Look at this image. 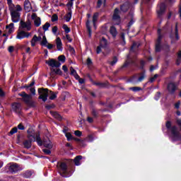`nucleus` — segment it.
Masks as SVG:
<instances>
[{"label": "nucleus", "mask_w": 181, "mask_h": 181, "mask_svg": "<svg viewBox=\"0 0 181 181\" xmlns=\"http://www.w3.org/2000/svg\"><path fill=\"white\" fill-rule=\"evenodd\" d=\"M5 97H6V93L4 91L2 88H0V100L5 98Z\"/></svg>", "instance_id": "obj_43"}, {"label": "nucleus", "mask_w": 181, "mask_h": 181, "mask_svg": "<svg viewBox=\"0 0 181 181\" xmlns=\"http://www.w3.org/2000/svg\"><path fill=\"white\" fill-rule=\"evenodd\" d=\"M166 32H168V29L166 28V27L163 28V29L158 28L157 30L158 38L156 42L162 43V38L163 37V35H162V33L165 34L166 33Z\"/></svg>", "instance_id": "obj_12"}, {"label": "nucleus", "mask_w": 181, "mask_h": 181, "mask_svg": "<svg viewBox=\"0 0 181 181\" xmlns=\"http://www.w3.org/2000/svg\"><path fill=\"white\" fill-rule=\"evenodd\" d=\"M16 132H18V127H13V128L11 129V130L10 131V134H11V135H13V134H16Z\"/></svg>", "instance_id": "obj_56"}, {"label": "nucleus", "mask_w": 181, "mask_h": 181, "mask_svg": "<svg viewBox=\"0 0 181 181\" xmlns=\"http://www.w3.org/2000/svg\"><path fill=\"white\" fill-rule=\"evenodd\" d=\"M20 97H22V100L29 107L35 108L36 107V102L32 100V95L30 94H27L25 91L18 93Z\"/></svg>", "instance_id": "obj_3"}, {"label": "nucleus", "mask_w": 181, "mask_h": 181, "mask_svg": "<svg viewBox=\"0 0 181 181\" xmlns=\"http://www.w3.org/2000/svg\"><path fill=\"white\" fill-rule=\"evenodd\" d=\"M57 166L59 172H62V175H66L67 173V170H68L67 163H66L64 162L59 161L57 163Z\"/></svg>", "instance_id": "obj_9"}, {"label": "nucleus", "mask_w": 181, "mask_h": 181, "mask_svg": "<svg viewBox=\"0 0 181 181\" xmlns=\"http://www.w3.org/2000/svg\"><path fill=\"white\" fill-rule=\"evenodd\" d=\"M120 39H122V41L120 42L121 45L125 46L127 45V41H125V33H120Z\"/></svg>", "instance_id": "obj_34"}, {"label": "nucleus", "mask_w": 181, "mask_h": 181, "mask_svg": "<svg viewBox=\"0 0 181 181\" xmlns=\"http://www.w3.org/2000/svg\"><path fill=\"white\" fill-rule=\"evenodd\" d=\"M129 64H135V61L132 59L126 60L123 65L119 68V70H124V69H127Z\"/></svg>", "instance_id": "obj_20"}, {"label": "nucleus", "mask_w": 181, "mask_h": 181, "mask_svg": "<svg viewBox=\"0 0 181 181\" xmlns=\"http://www.w3.org/2000/svg\"><path fill=\"white\" fill-rule=\"evenodd\" d=\"M10 15L11 17V21L13 23H18L21 20V13L15 11V8L13 7H9Z\"/></svg>", "instance_id": "obj_6"}, {"label": "nucleus", "mask_w": 181, "mask_h": 181, "mask_svg": "<svg viewBox=\"0 0 181 181\" xmlns=\"http://www.w3.org/2000/svg\"><path fill=\"white\" fill-rule=\"evenodd\" d=\"M39 94V100H42L43 103H46L47 101V97H49V90L48 88H39L37 89Z\"/></svg>", "instance_id": "obj_5"}, {"label": "nucleus", "mask_w": 181, "mask_h": 181, "mask_svg": "<svg viewBox=\"0 0 181 181\" xmlns=\"http://www.w3.org/2000/svg\"><path fill=\"white\" fill-rule=\"evenodd\" d=\"M83 159V156H76L75 158L74 159V163H75L76 166H80L81 163H80V160Z\"/></svg>", "instance_id": "obj_29"}, {"label": "nucleus", "mask_w": 181, "mask_h": 181, "mask_svg": "<svg viewBox=\"0 0 181 181\" xmlns=\"http://www.w3.org/2000/svg\"><path fill=\"white\" fill-rule=\"evenodd\" d=\"M45 63L46 64H48L49 67L52 68L56 67L57 69H58V67H60L62 66V63L55 60L54 59H49V60H47Z\"/></svg>", "instance_id": "obj_10"}, {"label": "nucleus", "mask_w": 181, "mask_h": 181, "mask_svg": "<svg viewBox=\"0 0 181 181\" xmlns=\"http://www.w3.org/2000/svg\"><path fill=\"white\" fill-rule=\"evenodd\" d=\"M33 40H34L35 42H40V40H42V37H41V36H38V37H37V35H35L33 37Z\"/></svg>", "instance_id": "obj_50"}, {"label": "nucleus", "mask_w": 181, "mask_h": 181, "mask_svg": "<svg viewBox=\"0 0 181 181\" xmlns=\"http://www.w3.org/2000/svg\"><path fill=\"white\" fill-rule=\"evenodd\" d=\"M58 62L60 63H65L66 62V56L64 55H59L58 57Z\"/></svg>", "instance_id": "obj_42"}, {"label": "nucleus", "mask_w": 181, "mask_h": 181, "mask_svg": "<svg viewBox=\"0 0 181 181\" xmlns=\"http://www.w3.org/2000/svg\"><path fill=\"white\" fill-rule=\"evenodd\" d=\"M45 108H46V110H52V109H53V108H54V105H47L46 106H45Z\"/></svg>", "instance_id": "obj_63"}, {"label": "nucleus", "mask_w": 181, "mask_h": 181, "mask_svg": "<svg viewBox=\"0 0 181 181\" xmlns=\"http://www.w3.org/2000/svg\"><path fill=\"white\" fill-rule=\"evenodd\" d=\"M145 69V61L141 60L140 62V69L143 70V71L139 75L140 76L138 79L136 80V75H134L130 78V81L132 83H142L143 80H145V78L146 77V72L144 71Z\"/></svg>", "instance_id": "obj_1"}, {"label": "nucleus", "mask_w": 181, "mask_h": 181, "mask_svg": "<svg viewBox=\"0 0 181 181\" xmlns=\"http://www.w3.org/2000/svg\"><path fill=\"white\" fill-rule=\"evenodd\" d=\"M131 91H134V93H137V91H142V88L139 86L130 87L129 88Z\"/></svg>", "instance_id": "obj_37"}, {"label": "nucleus", "mask_w": 181, "mask_h": 181, "mask_svg": "<svg viewBox=\"0 0 181 181\" xmlns=\"http://www.w3.org/2000/svg\"><path fill=\"white\" fill-rule=\"evenodd\" d=\"M43 145L45 148L47 149H52V148H53V143H52L50 140L44 141Z\"/></svg>", "instance_id": "obj_30"}, {"label": "nucleus", "mask_w": 181, "mask_h": 181, "mask_svg": "<svg viewBox=\"0 0 181 181\" xmlns=\"http://www.w3.org/2000/svg\"><path fill=\"white\" fill-rule=\"evenodd\" d=\"M27 138L28 139H33V138H36V136H35V130H33V129L32 128H29L28 130H27Z\"/></svg>", "instance_id": "obj_24"}, {"label": "nucleus", "mask_w": 181, "mask_h": 181, "mask_svg": "<svg viewBox=\"0 0 181 181\" xmlns=\"http://www.w3.org/2000/svg\"><path fill=\"white\" fill-rule=\"evenodd\" d=\"M118 62V58L117 57H113L112 61L110 62V66H115Z\"/></svg>", "instance_id": "obj_44"}, {"label": "nucleus", "mask_w": 181, "mask_h": 181, "mask_svg": "<svg viewBox=\"0 0 181 181\" xmlns=\"http://www.w3.org/2000/svg\"><path fill=\"white\" fill-rule=\"evenodd\" d=\"M50 26V23L47 22L45 24L42 26V29L44 32H47V30H49V27Z\"/></svg>", "instance_id": "obj_47"}, {"label": "nucleus", "mask_w": 181, "mask_h": 181, "mask_svg": "<svg viewBox=\"0 0 181 181\" xmlns=\"http://www.w3.org/2000/svg\"><path fill=\"white\" fill-rule=\"evenodd\" d=\"M23 29H26V30L29 31V30H30L31 28L28 26V24H26V22H25L23 21H21L20 26H19V30H22Z\"/></svg>", "instance_id": "obj_23"}, {"label": "nucleus", "mask_w": 181, "mask_h": 181, "mask_svg": "<svg viewBox=\"0 0 181 181\" xmlns=\"http://www.w3.org/2000/svg\"><path fill=\"white\" fill-rule=\"evenodd\" d=\"M47 38H46V35H43L42 40L40 42V45L47 46Z\"/></svg>", "instance_id": "obj_41"}, {"label": "nucleus", "mask_w": 181, "mask_h": 181, "mask_svg": "<svg viewBox=\"0 0 181 181\" xmlns=\"http://www.w3.org/2000/svg\"><path fill=\"white\" fill-rule=\"evenodd\" d=\"M62 29H64L65 33H70L71 30H70V28H69V26H67V25L64 24L62 25Z\"/></svg>", "instance_id": "obj_45"}, {"label": "nucleus", "mask_w": 181, "mask_h": 181, "mask_svg": "<svg viewBox=\"0 0 181 181\" xmlns=\"http://www.w3.org/2000/svg\"><path fill=\"white\" fill-rule=\"evenodd\" d=\"M17 128L20 129V131H25V126L22 123H20L18 126Z\"/></svg>", "instance_id": "obj_57"}, {"label": "nucleus", "mask_w": 181, "mask_h": 181, "mask_svg": "<svg viewBox=\"0 0 181 181\" xmlns=\"http://www.w3.org/2000/svg\"><path fill=\"white\" fill-rule=\"evenodd\" d=\"M52 71V73H55V74H58L59 76H62V74H63V72L62 71V69H53Z\"/></svg>", "instance_id": "obj_46"}, {"label": "nucleus", "mask_w": 181, "mask_h": 181, "mask_svg": "<svg viewBox=\"0 0 181 181\" xmlns=\"http://www.w3.org/2000/svg\"><path fill=\"white\" fill-rule=\"evenodd\" d=\"M98 13H95L93 16V23L94 27H95V22L98 21Z\"/></svg>", "instance_id": "obj_38"}, {"label": "nucleus", "mask_w": 181, "mask_h": 181, "mask_svg": "<svg viewBox=\"0 0 181 181\" xmlns=\"http://www.w3.org/2000/svg\"><path fill=\"white\" fill-rule=\"evenodd\" d=\"M175 40L177 41L179 40V39H180V37H179V29H177V23H176V25H175Z\"/></svg>", "instance_id": "obj_40"}, {"label": "nucleus", "mask_w": 181, "mask_h": 181, "mask_svg": "<svg viewBox=\"0 0 181 181\" xmlns=\"http://www.w3.org/2000/svg\"><path fill=\"white\" fill-rule=\"evenodd\" d=\"M71 15H73V11H71V8L69 7L68 13L64 17L66 22H70V21H71Z\"/></svg>", "instance_id": "obj_21"}, {"label": "nucleus", "mask_w": 181, "mask_h": 181, "mask_svg": "<svg viewBox=\"0 0 181 181\" xmlns=\"http://www.w3.org/2000/svg\"><path fill=\"white\" fill-rule=\"evenodd\" d=\"M12 110L16 114L18 115H21L22 114V105L19 103H13L11 105Z\"/></svg>", "instance_id": "obj_11"}, {"label": "nucleus", "mask_w": 181, "mask_h": 181, "mask_svg": "<svg viewBox=\"0 0 181 181\" xmlns=\"http://www.w3.org/2000/svg\"><path fill=\"white\" fill-rule=\"evenodd\" d=\"M13 26H14L13 23H11L9 25H7L6 26V29L8 31H7V33L3 34L4 37H8L9 35L13 33V32L15 31V30L13 29Z\"/></svg>", "instance_id": "obj_13"}, {"label": "nucleus", "mask_w": 181, "mask_h": 181, "mask_svg": "<svg viewBox=\"0 0 181 181\" xmlns=\"http://www.w3.org/2000/svg\"><path fill=\"white\" fill-rule=\"evenodd\" d=\"M131 8V4L128 1L124 2L123 4L120 5V11L123 12V13H127L128 11Z\"/></svg>", "instance_id": "obj_18"}, {"label": "nucleus", "mask_w": 181, "mask_h": 181, "mask_svg": "<svg viewBox=\"0 0 181 181\" xmlns=\"http://www.w3.org/2000/svg\"><path fill=\"white\" fill-rule=\"evenodd\" d=\"M112 21L116 22V25L121 23V11L118 8H115L112 16Z\"/></svg>", "instance_id": "obj_7"}, {"label": "nucleus", "mask_w": 181, "mask_h": 181, "mask_svg": "<svg viewBox=\"0 0 181 181\" xmlns=\"http://www.w3.org/2000/svg\"><path fill=\"white\" fill-rule=\"evenodd\" d=\"M32 175H33V171L29 170L21 173V176H23V177H25V179H29V177H30Z\"/></svg>", "instance_id": "obj_26"}, {"label": "nucleus", "mask_w": 181, "mask_h": 181, "mask_svg": "<svg viewBox=\"0 0 181 181\" xmlns=\"http://www.w3.org/2000/svg\"><path fill=\"white\" fill-rule=\"evenodd\" d=\"M101 110L100 109H95V107H92L90 110V114L95 119H97L98 118H100L101 115H100V112Z\"/></svg>", "instance_id": "obj_16"}, {"label": "nucleus", "mask_w": 181, "mask_h": 181, "mask_svg": "<svg viewBox=\"0 0 181 181\" xmlns=\"http://www.w3.org/2000/svg\"><path fill=\"white\" fill-rule=\"evenodd\" d=\"M50 113L52 114V117L55 118V119H57V121H62V119H63V117H62V115H60V114H59V112H50Z\"/></svg>", "instance_id": "obj_27"}, {"label": "nucleus", "mask_w": 181, "mask_h": 181, "mask_svg": "<svg viewBox=\"0 0 181 181\" xmlns=\"http://www.w3.org/2000/svg\"><path fill=\"white\" fill-rule=\"evenodd\" d=\"M108 43V41H107V39H105V37H103L102 40L100 41V46H102V47H107V45Z\"/></svg>", "instance_id": "obj_36"}, {"label": "nucleus", "mask_w": 181, "mask_h": 181, "mask_svg": "<svg viewBox=\"0 0 181 181\" xmlns=\"http://www.w3.org/2000/svg\"><path fill=\"white\" fill-rule=\"evenodd\" d=\"M86 64H87L88 67H90V66H92L93 60H91V58L88 57V59H86Z\"/></svg>", "instance_id": "obj_51"}, {"label": "nucleus", "mask_w": 181, "mask_h": 181, "mask_svg": "<svg viewBox=\"0 0 181 181\" xmlns=\"http://www.w3.org/2000/svg\"><path fill=\"white\" fill-rule=\"evenodd\" d=\"M70 71H71V76H74L77 74V71H76V69H74V68H73V66L70 67Z\"/></svg>", "instance_id": "obj_58"}, {"label": "nucleus", "mask_w": 181, "mask_h": 181, "mask_svg": "<svg viewBox=\"0 0 181 181\" xmlns=\"http://www.w3.org/2000/svg\"><path fill=\"white\" fill-rule=\"evenodd\" d=\"M21 170H22V168L16 163H9L5 167L6 173H11L12 175H15L16 173H18V172H21Z\"/></svg>", "instance_id": "obj_4"}, {"label": "nucleus", "mask_w": 181, "mask_h": 181, "mask_svg": "<svg viewBox=\"0 0 181 181\" xmlns=\"http://www.w3.org/2000/svg\"><path fill=\"white\" fill-rule=\"evenodd\" d=\"M162 51V42H156L155 52L159 53Z\"/></svg>", "instance_id": "obj_32"}, {"label": "nucleus", "mask_w": 181, "mask_h": 181, "mask_svg": "<svg viewBox=\"0 0 181 181\" xmlns=\"http://www.w3.org/2000/svg\"><path fill=\"white\" fill-rule=\"evenodd\" d=\"M35 141H36L38 146H43V144H44L45 141L42 140V139L40 138V134L36 135Z\"/></svg>", "instance_id": "obj_28"}, {"label": "nucleus", "mask_w": 181, "mask_h": 181, "mask_svg": "<svg viewBox=\"0 0 181 181\" xmlns=\"http://www.w3.org/2000/svg\"><path fill=\"white\" fill-rule=\"evenodd\" d=\"M135 21H134V18H131V20L129 21V22L127 24V28L128 29H130L131 28V26H132V25H134V23Z\"/></svg>", "instance_id": "obj_54"}, {"label": "nucleus", "mask_w": 181, "mask_h": 181, "mask_svg": "<svg viewBox=\"0 0 181 181\" xmlns=\"http://www.w3.org/2000/svg\"><path fill=\"white\" fill-rule=\"evenodd\" d=\"M65 136H66L67 141H72V139H73V135H71V133H70V132L66 133Z\"/></svg>", "instance_id": "obj_48"}, {"label": "nucleus", "mask_w": 181, "mask_h": 181, "mask_svg": "<svg viewBox=\"0 0 181 181\" xmlns=\"http://www.w3.org/2000/svg\"><path fill=\"white\" fill-rule=\"evenodd\" d=\"M95 86H97L100 88H107V87H108V82H105V83L96 82L95 83Z\"/></svg>", "instance_id": "obj_31"}, {"label": "nucleus", "mask_w": 181, "mask_h": 181, "mask_svg": "<svg viewBox=\"0 0 181 181\" xmlns=\"http://www.w3.org/2000/svg\"><path fill=\"white\" fill-rule=\"evenodd\" d=\"M165 127L167 129H170L171 134L173 135V141H181V135L180 133L177 131V127L172 126L171 121H167L165 123Z\"/></svg>", "instance_id": "obj_2"}, {"label": "nucleus", "mask_w": 181, "mask_h": 181, "mask_svg": "<svg viewBox=\"0 0 181 181\" xmlns=\"http://www.w3.org/2000/svg\"><path fill=\"white\" fill-rule=\"evenodd\" d=\"M167 90L171 95H173L177 90V85L175 82H170L167 85Z\"/></svg>", "instance_id": "obj_8"}, {"label": "nucleus", "mask_w": 181, "mask_h": 181, "mask_svg": "<svg viewBox=\"0 0 181 181\" xmlns=\"http://www.w3.org/2000/svg\"><path fill=\"white\" fill-rule=\"evenodd\" d=\"M86 140L88 141V142H93V141H94V136H93V134H89Z\"/></svg>", "instance_id": "obj_49"}, {"label": "nucleus", "mask_w": 181, "mask_h": 181, "mask_svg": "<svg viewBox=\"0 0 181 181\" xmlns=\"http://www.w3.org/2000/svg\"><path fill=\"white\" fill-rule=\"evenodd\" d=\"M56 43L57 50L62 52L63 50V43L62 42V39H60L59 37H57Z\"/></svg>", "instance_id": "obj_22"}, {"label": "nucleus", "mask_w": 181, "mask_h": 181, "mask_svg": "<svg viewBox=\"0 0 181 181\" xmlns=\"http://www.w3.org/2000/svg\"><path fill=\"white\" fill-rule=\"evenodd\" d=\"M69 51L70 52V53H71L72 54H74V53H76V50L74 49V47H71V45L69 46Z\"/></svg>", "instance_id": "obj_59"}, {"label": "nucleus", "mask_w": 181, "mask_h": 181, "mask_svg": "<svg viewBox=\"0 0 181 181\" xmlns=\"http://www.w3.org/2000/svg\"><path fill=\"white\" fill-rule=\"evenodd\" d=\"M101 5H103V0H98L96 8L99 9V8H101Z\"/></svg>", "instance_id": "obj_62"}, {"label": "nucleus", "mask_w": 181, "mask_h": 181, "mask_svg": "<svg viewBox=\"0 0 181 181\" xmlns=\"http://www.w3.org/2000/svg\"><path fill=\"white\" fill-rule=\"evenodd\" d=\"M86 29L88 30L89 36L90 37L92 30H91V26H90V21L88 20L86 21Z\"/></svg>", "instance_id": "obj_39"}, {"label": "nucleus", "mask_w": 181, "mask_h": 181, "mask_svg": "<svg viewBox=\"0 0 181 181\" xmlns=\"http://www.w3.org/2000/svg\"><path fill=\"white\" fill-rule=\"evenodd\" d=\"M74 134L76 136H81L83 135V133L80 130H76Z\"/></svg>", "instance_id": "obj_60"}, {"label": "nucleus", "mask_w": 181, "mask_h": 181, "mask_svg": "<svg viewBox=\"0 0 181 181\" xmlns=\"http://www.w3.org/2000/svg\"><path fill=\"white\" fill-rule=\"evenodd\" d=\"M101 47H103V46H101L100 44L99 46L97 47V48H96V53H97V54H100V53H101V52H102Z\"/></svg>", "instance_id": "obj_61"}, {"label": "nucleus", "mask_w": 181, "mask_h": 181, "mask_svg": "<svg viewBox=\"0 0 181 181\" xmlns=\"http://www.w3.org/2000/svg\"><path fill=\"white\" fill-rule=\"evenodd\" d=\"M30 36V33L26 31L21 30L17 33L16 39H19V40H22V39H28Z\"/></svg>", "instance_id": "obj_14"}, {"label": "nucleus", "mask_w": 181, "mask_h": 181, "mask_svg": "<svg viewBox=\"0 0 181 181\" xmlns=\"http://www.w3.org/2000/svg\"><path fill=\"white\" fill-rule=\"evenodd\" d=\"M57 92H53V90H49V94L50 95L49 96V100H56L57 98Z\"/></svg>", "instance_id": "obj_33"}, {"label": "nucleus", "mask_w": 181, "mask_h": 181, "mask_svg": "<svg viewBox=\"0 0 181 181\" xmlns=\"http://www.w3.org/2000/svg\"><path fill=\"white\" fill-rule=\"evenodd\" d=\"M34 25L36 26V28H39V26L42 25V20L40 19V17H37L35 20H34Z\"/></svg>", "instance_id": "obj_35"}, {"label": "nucleus", "mask_w": 181, "mask_h": 181, "mask_svg": "<svg viewBox=\"0 0 181 181\" xmlns=\"http://www.w3.org/2000/svg\"><path fill=\"white\" fill-rule=\"evenodd\" d=\"M42 152H44L45 155H50V153H52V151H50V148H43Z\"/></svg>", "instance_id": "obj_52"}, {"label": "nucleus", "mask_w": 181, "mask_h": 181, "mask_svg": "<svg viewBox=\"0 0 181 181\" xmlns=\"http://www.w3.org/2000/svg\"><path fill=\"white\" fill-rule=\"evenodd\" d=\"M165 11H166V6L165 5V4H161L160 5L159 10L157 11V15L159 19H162V16H163V13H165Z\"/></svg>", "instance_id": "obj_17"}, {"label": "nucleus", "mask_w": 181, "mask_h": 181, "mask_svg": "<svg viewBox=\"0 0 181 181\" xmlns=\"http://www.w3.org/2000/svg\"><path fill=\"white\" fill-rule=\"evenodd\" d=\"M52 22H56L59 21V16H57V14H54L51 18Z\"/></svg>", "instance_id": "obj_53"}, {"label": "nucleus", "mask_w": 181, "mask_h": 181, "mask_svg": "<svg viewBox=\"0 0 181 181\" xmlns=\"http://www.w3.org/2000/svg\"><path fill=\"white\" fill-rule=\"evenodd\" d=\"M159 98H160V92H157L154 96V100L158 101Z\"/></svg>", "instance_id": "obj_55"}, {"label": "nucleus", "mask_w": 181, "mask_h": 181, "mask_svg": "<svg viewBox=\"0 0 181 181\" xmlns=\"http://www.w3.org/2000/svg\"><path fill=\"white\" fill-rule=\"evenodd\" d=\"M24 10L25 12H30L32 11V4L29 0H25L24 1Z\"/></svg>", "instance_id": "obj_19"}, {"label": "nucleus", "mask_w": 181, "mask_h": 181, "mask_svg": "<svg viewBox=\"0 0 181 181\" xmlns=\"http://www.w3.org/2000/svg\"><path fill=\"white\" fill-rule=\"evenodd\" d=\"M32 142H36V138L32 139L30 138L27 140H25L23 143V145H24V148L25 149H30L32 148Z\"/></svg>", "instance_id": "obj_15"}, {"label": "nucleus", "mask_w": 181, "mask_h": 181, "mask_svg": "<svg viewBox=\"0 0 181 181\" xmlns=\"http://www.w3.org/2000/svg\"><path fill=\"white\" fill-rule=\"evenodd\" d=\"M57 30H58L57 26L55 25V26H54V27L52 28V33H53L54 35H57Z\"/></svg>", "instance_id": "obj_64"}, {"label": "nucleus", "mask_w": 181, "mask_h": 181, "mask_svg": "<svg viewBox=\"0 0 181 181\" xmlns=\"http://www.w3.org/2000/svg\"><path fill=\"white\" fill-rule=\"evenodd\" d=\"M110 33L112 35V37L115 39L117 37V35H118V32L117 31V28L115 26L112 25L110 28Z\"/></svg>", "instance_id": "obj_25"}]
</instances>
